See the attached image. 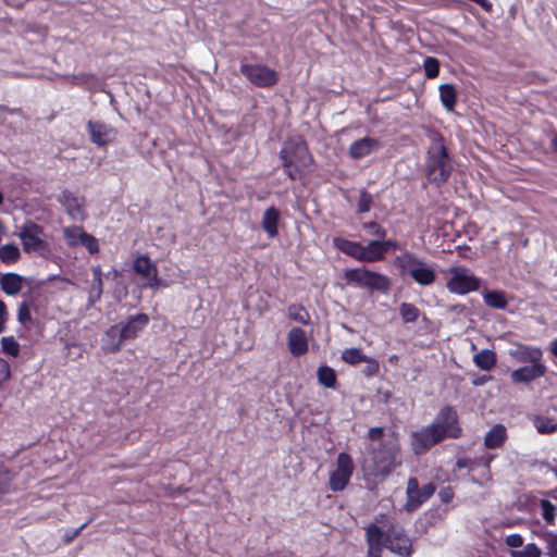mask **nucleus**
<instances>
[{
    "instance_id": "nucleus-18",
    "label": "nucleus",
    "mask_w": 557,
    "mask_h": 557,
    "mask_svg": "<svg viewBox=\"0 0 557 557\" xmlns=\"http://www.w3.org/2000/svg\"><path fill=\"white\" fill-rule=\"evenodd\" d=\"M509 355L521 363H540L543 362V351L539 347L518 344L509 351Z\"/></svg>"
},
{
    "instance_id": "nucleus-27",
    "label": "nucleus",
    "mask_w": 557,
    "mask_h": 557,
    "mask_svg": "<svg viewBox=\"0 0 557 557\" xmlns=\"http://www.w3.org/2000/svg\"><path fill=\"white\" fill-rule=\"evenodd\" d=\"M280 212L275 207L268 208L262 216V228L270 238H274L278 234Z\"/></svg>"
},
{
    "instance_id": "nucleus-17",
    "label": "nucleus",
    "mask_w": 557,
    "mask_h": 557,
    "mask_svg": "<svg viewBox=\"0 0 557 557\" xmlns=\"http://www.w3.org/2000/svg\"><path fill=\"white\" fill-rule=\"evenodd\" d=\"M59 201L72 220L82 221L85 219L84 198L76 197L71 191L64 190L60 195Z\"/></svg>"
},
{
    "instance_id": "nucleus-54",
    "label": "nucleus",
    "mask_w": 557,
    "mask_h": 557,
    "mask_svg": "<svg viewBox=\"0 0 557 557\" xmlns=\"http://www.w3.org/2000/svg\"><path fill=\"white\" fill-rule=\"evenodd\" d=\"M11 375L9 363L0 358V385L7 381Z\"/></svg>"
},
{
    "instance_id": "nucleus-20",
    "label": "nucleus",
    "mask_w": 557,
    "mask_h": 557,
    "mask_svg": "<svg viewBox=\"0 0 557 557\" xmlns=\"http://www.w3.org/2000/svg\"><path fill=\"white\" fill-rule=\"evenodd\" d=\"M287 345L289 352L294 357H300L305 355L309 349L306 332L300 327L290 329L287 334Z\"/></svg>"
},
{
    "instance_id": "nucleus-32",
    "label": "nucleus",
    "mask_w": 557,
    "mask_h": 557,
    "mask_svg": "<svg viewBox=\"0 0 557 557\" xmlns=\"http://www.w3.org/2000/svg\"><path fill=\"white\" fill-rule=\"evenodd\" d=\"M86 232L82 226L73 225L63 228V237L69 247H77L82 245Z\"/></svg>"
},
{
    "instance_id": "nucleus-13",
    "label": "nucleus",
    "mask_w": 557,
    "mask_h": 557,
    "mask_svg": "<svg viewBox=\"0 0 557 557\" xmlns=\"http://www.w3.org/2000/svg\"><path fill=\"white\" fill-rule=\"evenodd\" d=\"M135 273L147 281V286L150 288H158L162 282L158 275V268L151 259L141 255L134 260L133 264Z\"/></svg>"
},
{
    "instance_id": "nucleus-3",
    "label": "nucleus",
    "mask_w": 557,
    "mask_h": 557,
    "mask_svg": "<svg viewBox=\"0 0 557 557\" xmlns=\"http://www.w3.org/2000/svg\"><path fill=\"white\" fill-rule=\"evenodd\" d=\"M395 267L403 276L411 278L420 286H431L435 283L437 273L435 264L411 251H405L394 260Z\"/></svg>"
},
{
    "instance_id": "nucleus-33",
    "label": "nucleus",
    "mask_w": 557,
    "mask_h": 557,
    "mask_svg": "<svg viewBox=\"0 0 557 557\" xmlns=\"http://www.w3.org/2000/svg\"><path fill=\"white\" fill-rule=\"evenodd\" d=\"M366 537L368 547L383 548V541L384 537L386 539V534H384L380 527L372 523L366 529Z\"/></svg>"
},
{
    "instance_id": "nucleus-15",
    "label": "nucleus",
    "mask_w": 557,
    "mask_h": 557,
    "mask_svg": "<svg viewBox=\"0 0 557 557\" xmlns=\"http://www.w3.org/2000/svg\"><path fill=\"white\" fill-rule=\"evenodd\" d=\"M547 371L546 366L543 362L540 363H531L530 366H524L513 370L510 373V379L512 383H530L536 379H540L545 375Z\"/></svg>"
},
{
    "instance_id": "nucleus-12",
    "label": "nucleus",
    "mask_w": 557,
    "mask_h": 557,
    "mask_svg": "<svg viewBox=\"0 0 557 557\" xmlns=\"http://www.w3.org/2000/svg\"><path fill=\"white\" fill-rule=\"evenodd\" d=\"M386 543L387 548L400 557L411 555V541L403 528L391 525L386 532Z\"/></svg>"
},
{
    "instance_id": "nucleus-44",
    "label": "nucleus",
    "mask_w": 557,
    "mask_h": 557,
    "mask_svg": "<svg viewBox=\"0 0 557 557\" xmlns=\"http://www.w3.org/2000/svg\"><path fill=\"white\" fill-rule=\"evenodd\" d=\"M541 509H542V517L545 520L547 524H554L555 523V505L547 500L542 499L541 500Z\"/></svg>"
},
{
    "instance_id": "nucleus-51",
    "label": "nucleus",
    "mask_w": 557,
    "mask_h": 557,
    "mask_svg": "<svg viewBox=\"0 0 557 557\" xmlns=\"http://www.w3.org/2000/svg\"><path fill=\"white\" fill-rule=\"evenodd\" d=\"M363 362L367 363L366 368L363 369V373L367 376H372L375 373H377L380 366L375 359H373L371 357H367V360H364Z\"/></svg>"
},
{
    "instance_id": "nucleus-63",
    "label": "nucleus",
    "mask_w": 557,
    "mask_h": 557,
    "mask_svg": "<svg viewBox=\"0 0 557 557\" xmlns=\"http://www.w3.org/2000/svg\"><path fill=\"white\" fill-rule=\"evenodd\" d=\"M550 351L554 356L557 357V338H555L552 343H550Z\"/></svg>"
},
{
    "instance_id": "nucleus-47",
    "label": "nucleus",
    "mask_w": 557,
    "mask_h": 557,
    "mask_svg": "<svg viewBox=\"0 0 557 557\" xmlns=\"http://www.w3.org/2000/svg\"><path fill=\"white\" fill-rule=\"evenodd\" d=\"M30 304L27 302V301H23L20 306H18V310H17V320L22 323V324H27L29 322H32V311H30Z\"/></svg>"
},
{
    "instance_id": "nucleus-62",
    "label": "nucleus",
    "mask_w": 557,
    "mask_h": 557,
    "mask_svg": "<svg viewBox=\"0 0 557 557\" xmlns=\"http://www.w3.org/2000/svg\"><path fill=\"white\" fill-rule=\"evenodd\" d=\"M488 379H490V377H487V376H485V375H484V376H481V377H479V379H476V380H473V382H472V383H473V385H475V386L483 385L484 383H486V382L488 381Z\"/></svg>"
},
{
    "instance_id": "nucleus-52",
    "label": "nucleus",
    "mask_w": 557,
    "mask_h": 557,
    "mask_svg": "<svg viewBox=\"0 0 557 557\" xmlns=\"http://www.w3.org/2000/svg\"><path fill=\"white\" fill-rule=\"evenodd\" d=\"M11 482L10 472L5 469H0V496L5 493Z\"/></svg>"
},
{
    "instance_id": "nucleus-55",
    "label": "nucleus",
    "mask_w": 557,
    "mask_h": 557,
    "mask_svg": "<svg viewBox=\"0 0 557 557\" xmlns=\"http://www.w3.org/2000/svg\"><path fill=\"white\" fill-rule=\"evenodd\" d=\"M438 497L443 503H449L454 498V491L450 486H444L438 492Z\"/></svg>"
},
{
    "instance_id": "nucleus-53",
    "label": "nucleus",
    "mask_w": 557,
    "mask_h": 557,
    "mask_svg": "<svg viewBox=\"0 0 557 557\" xmlns=\"http://www.w3.org/2000/svg\"><path fill=\"white\" fill-rule=\"evenodd\" d=\"M505 542L509 547L517 548L523 545V537L515 533L508 535Z\"/></svg>"
},
{
    "instance_id": "nucleus-6",
    "label": "nucleus",
    "mask_w": 557,
    "mask_h": 557,
    "mask_svg": "<svg viewBox=\"0 0 557 557\" xmlns=\"http://www.w3.org/2000/svg\"><path fill=\"white\" fill-rule=\"evenodd\" d=\"M431 426L438 433L442 441L446 437L458 438L461 436L457 412L450 406H445L438 411Z\"/></svg>"
},
{
    "instance_id": "nucleus-9",
    "label": "nucleus",
    "mask_w": 557,
    "mask_h": 557,
    "mask_svg": "<svg viewBox=\"0 0 557 557\" xmlns=\"http://www.w3.org/2000/svg\"><path fill=\"white\" fill-rule=\"evenodd\" d=\"M240 73L257 87H271L278 81L277 72L262 64H242Z\"/></svg>"
},
{
    "instance_id": "nucleus-38",
    "label": "nucleus",
    "mask_w": 557,
    "mask_h": 557,
    "mask_svg": "<svg viewBox=\"0 0 557 557\" xmlns=\"http://www.w3.org/2000/svg\"><path fill=\"white\" fill-rule=\"evenodd\" d=\"M20 249L14 244H7L0 247V260L7 264L16 262L20 259Z\"/></svg>"
},
{
    "instance_id": "nucleus-23",
    "label": "nucleus",
    "mask_w": 557,
    "mask_h": 557,
    "mask_svg": "<svg viewBox=\"0 0 557 557\" xmlns=\"http://www.w3.org/2000/svg\"><path fill=\"white\" fill-rule=\"evenodd\" d=\"M363 288L386 293L391 286L387 275L363 268Z\"/></svg>"
},
{
    "instance_id": "nucleus-24",
    "label": "nucleus",
    "mask_w": 557,
    "mask_h": 557,
    "mask_svg": "<svg viewBox=\"0 0 557 557\" xmlns=\"http://www.w3.org/2000/svg\"><path fill=\"white\" fill-rule=\"evenodd\" d=\"M123 342L121 326L119 324L112 325L107 330L102 338V349L107 354L117 352Z\"/></svg>"
},
{
    "instance_id": "nucleus-64",
    "label": "nucleus",
    "mask_w": 557,
    "mask_h": 557,
    "mask_svg": "<svg viewBox=\"0 0 557 557\" xmlns=\"http://www.w3.org/2000/svg\"><path fill=\"white\" fill-rule=\"evenodd\" d=\"M553 149L557 151V134L554 136L552 141Z\"/></svg>"
},
{
    "instance_id": "nucleus-10",
    "label": "nucleus",
    "mask_w": 557,
    "mask_h": 557,
    "mask_svg": "<svg viewBox=\"0 0 557 557\" xmlns=\"http://www.w3.org/2000/svg\"><path fill=\"white\" fill-rule=\"evenodd\" d=\"M435 492V486L432 483L419 486L418 479L410 478L407 482V503L406 509L408 511L416 510L424 502H426Z\"/></svg>"
},
{
    "instance_id": "nucleus-48",
    "label": "nucleus",
    "mask_w": 557,
    "mask_h": 557,
    "mask_svg": "<svg viewBox=\"0 0 557 557\" xmlns=\"http://www.w3.org/2000/svg\"><path fill=\"white\" fill-rule=\"evenodd\" d=\"M372 196L366 190H361L358 199V212L364 213L371 209Z\"/></svg>"
},
{
    "instance_id": "nucleus-61",
    "label": "nucleus",
    "mask_w": 557,
    "mask_h": 557,
    "mask_svg": "<svg viewBox=\"0 0 557 557\" xmlns=\"http://www.w3.org/2000/svg\"><path fill=\"white\" fill-rule=\"evenodd\" d=\"M382 549L383 548L368 547L367 557H381Z\"/></svg>"
},
{
    "instance_id": "nucleus-49",
    "label": "nucleus",
    "mask_w": 557,
    "mask_h": 557,
    "mask_svg": "<svg viewBox=\"0 0 557 557\" xmlns=\"http://www.w3.org/2000/svg\"><path fill=\"white\" fill-rule=\"evenodd\" d=\"M81 246H84L91 255L97 253L99 251L98 239L88 233L85 234L84 240L82 242Z\"/></svg>"
},
{
    "instance_id": "nucleus-14",
    "label": "nucleus",
    "mask_w": 557,
    "mask_h": 557,
    "mask_svg": "<svg viewBox=\"0 0 557 557\" xmlns=\"http://www.w3.org/2000/svg\"><path fill=\"white\" fill-rule=\"evenodd\" d=\"M87 129L90 140L98 147L106 146L116 138V129L100 121H89L87 123Z\"/></svg>"
},
{
    "instance_id": "nucleus-56",
    "label": "nucleus",
    "mask_w": 557,
    "mask_h": 557,
    "mask_svg": "<svg viewBox=\"0 0 557 557\" xmlns=\"http://www.w3.org/2000/svg\"><path fill=\"white\" fill-rule=\"evenodd\" d=\"M91 520H88L86 521L85 523H83L79 528L73 530V531H66L65 534H64V541L66 543L73 541L87 525L88 523L90 522Z\"/></svg>"
},
{
    "instance_id": "nucleus-26",
    "label": "nucleus",
    "mask_w": 557,
    "mask_h": 557,
    "mask_svg": "<svg viewBox=\"0 0 557 557\" xmlns=\"http://www.w3.org/2000/svg\"><path fill=\"white\" fill-rule=\"evenodd\" d=\"M333 246L338 249L341 252L361 261V255H362V246L358 242L348 240L343 237H334L333 238Z\"/></svg>"
},
{
    "instance_id": "nucleus-43",
    "label": "nucleus",
    "mask_w": 557,
    "mask_h": 557,
    "mask_svg": "<svg viewBox=\"0 0 557 557\" xmlns=\"http://www.w3.org/2000/svg\"><path fill=\"white\" fill-rule=\"evenodd\" d=\"M423 69L428 78H434L440 73V62L434 57H428L423 62Z\"/></svg>"
},
{
    "instance_id": "nucleus-29",
    "label": "nucleus",
    "mask_w": 557,
    "mask_h": 557,
    "mask_svg": "<svg viewBox=\"0 0 557 557\" xmlns=\"http://www.w3.org/2000/svg\"><path fill=\"white\" fill-rule=\"evenodd\" d=\"M0 286L7 295L15 296L23 287V277L16 273H7L0 280Z\"/></svg>"
},
{
    "instance_id": "nucleus-59",
    "label": "nucleus",
    "mask_w": 557,
    "mask_h": 557,
    "mask_svg": "<svg viewBox=\"0 0 557 557\" xmlns=\"http://www.w3.org/2000/svg\"><path fill=\"white\" fill-rule=\"evenodd\" d=\"M7 317H8L7 306L2 300H0V326H4Z\"/></svg>"
},
{
    "instance_id": "nucleus-31",
    "label": "nucleus",
    "mask_w": 557,
    "mask_h": 557,
    "mask_svg": "<svg viewBox=\"0 0 557 557\" xmlns=\"http://www.w3.org/2000/svg\"><path fill=\"white\" fill-rule=\"evenodd\" d=\"M486 306L495 309H505L508 305L506 294L503 290H487L482 294Z\"/></svg>"
},
{
    "instance_id": "nucleus-1",
    "label": "nucleus",
    "mask_w": 557,
    "mask_h": 557,
    "mask_svg": "<svg viewBox=\"0 0 557 557\" xmlns=\"http://www.w3.org/2000/svg\"><path fill=\"white\" fill-rule=\"evenodd\" d=\"M401 465L400 447L397 438L383 441L379 446H367L361 460V469L367 479L383 480Z\"/></svg>"
},
{
    "instance_id": "nucleus-57",
    "label": "nucleus",
    "mask_w": 557,
    "mask_h": 557,
    "mask_svg": "<svg viewBox=\"0 0 557 557\" xmlns=\"http://www.w3.org/2000/svg\"><path fill=\"white\" fill-rule=\"evenodd\" d=\"M384 435V429L381 426L370 428L368 431V437L372 442L380 441Z\"/></svg>"
},
{
    "instance_id": "nucleus-19",
    "label": "nucleus",
    "mask_w": 557,
    "mask_h": 557,
    "mask_svg": "<svg viewBox=\"0 0 557 557\" xmlns=\"http://www.w3.org/2000/svg\"><path fill=\"white\" fill-rule=\"evenodd\" d=\"M494 457H495V455L486 453V454L482 455L481 457L473 458V459L459 458L456 461V467L458 469H468L469 471H474L480 466H482L485 469V472L483 473V480L490 481L492 478L490 467H491V462L493 461Z\"/></svg>"
},
{
    "instance_id": "nucleus-46",
    "label": "nucleus",
    "mask_w": 557,
    "mask_h": 557,
    "mask_svg": "<svg viewBox=\"0 0 557 557\" xmlns=\"http://www.w3.org/2000/svg\"><path fill=\"white\" fill-rule=\"evenodd\" d=\"M543 540L546 543L547 555L550 557H557V534L553 532H546L543 535Z\"/></svg>"
},
{
    "instance_id": "nucleus-50",
    "label": "nucleus",
    "mask_w": 557,
    "mask_h": 557,
    "mask_svg": "<svg viewBox=\"0 0 557 557\" xmlns=\"http://www.w3.org/2000/svg\"><path fill=\"white\" fill-rule=\"evenodd\" d=\"M363 228L377 238H384L386 236V230L376 222L364 223Z\"/></svg>"
},
{
    "instance_id": "nucleus-40",
    "label": "nucleus",
    "mask_w": 557,
    "mask_h": 557,
    "mask_svg": "<svg viewBox=\"0 0 557 557\" xmlns=\"http://www.w3.org/2000/svg\"><path fill=\"white\" fill-rule=\"evenodd\" d=\"M343 277L346 284L363 288V268L346 269Z\"/></svg>"
},
{
    "instance_id": "nucleus-41",
    "label": "nucleus",
    "mask_w": 557,
    "mask_h": 557,
    "mask_svg": "<svg viewBox=\"0 0 557 557\" xmlns=\"http://www.w3.org/2000/svg\"><path fill=\"white\" fill-rule=\"evenodd\" d=\"M366 355L358 348H347L342 352V359L349 364H357L367 360Z\"/></svg>"
},
{
    "instance_id": "nucleus-4",
    "label": "nucleus",
    "mask_w": 557,
    "mask_h": 557,
    "mask_svg": "<svg viewBox=\"0 0 557 557\" xmlns=\"http://www.w3.org/2000/svg\"><path fill=\"white\" fill-rule=\"evenodd\" d=\"M280 158L283 161L285 173L293 181L301 177L302 174L309 170L313 161L302 139L286 141L280 151Z\"/></svg>"
},
{
    "instance_id": "nucleus-39",
    "label": "nucleus",
    "mask_w": 557,
    "mask_h": 557,
    "mask_svg": "<svg viewBox=\"0 0 557 557\" xmlns=\"http://www.w3.org/2000/svg\"><path fill=\"white\" fill-rule=\"evenodd\" d=\"M318 381L324 387H334L336 383L335 371L326 366H322L318 369Z\"/></svg>"
},
{
    "instance_id": "nucleus-11",
    "label": "nucleus",
    "mask_w": 557,
    "mask_h": 557,
    "mask_svg": "<svg viewBox=\"0 0 557 557\" xmlns=\"http://www.w3.org/2000/svg\"><path fill=\"white\" fill-rule=\"evenodd\" d=\"M441 441L438 433L434 431L431 424L411 433V448L416 455L426 453Z\"/></svg>"
},
{
    "instance_id": "nucleus-21",
    "label": "nucleus",
    "mask_w": 557,
    "mask_h": 557,
    "mask_svg": "<svg viewBox=\"0 0 557 557\" xmlns=\"http://www.w3.org/2000/svg\"><path fill=\"white\" fill-rule=\"evenodd\" d=\"M92 278L87 281L86 292L88 295V306H94L101 299L103 293V273L100 265L91 268Z\"/></svg>"
},
{
    "instance_id": "nucleus-60",
    "label": "nucleus",
    "mask_w": 557,
    "mask_h": 557,
    "mask_svg": "<svg viewBox=\"0 0 557 557\" xmlns=\"http://www.w3.org/2000/svg\"><path fill=\"white\" fill-rule=\"evenodd\" d=\"M449 311L455 312L457 314H463V313H466L467 308L465 305L458 304V305L449 307Z\"/></svg>"
},
{
    "instance_id": "nucleus-58",
    "label": "nucleus",
    "mask_w": 557,
    "mask_h": 557,
    "mask_svg": "<svg viewBox=\"0 0 557 557\" xmlns=\"http://www.w3.org/2000/svg\"><path fill=\"white\" fill-rule=\"evenodd\" d=\"M381 245L383 247L384 253L386 255L389 249L399 250L403 247L396 242L392 239L381 240Z\"/></svg>"
},
{
    "instance_id": "nucleus-37",
    "label": "nucleus",
    "mask_w": 557,
    "mask_h": 557,
    "mask_svg": "<svg viewBox=\"0 0 557 557\" xmlns=\"http://www.w3.org/2000/svg\"><path fill=\"white\" fill-rule=\"evenodd\" d=\"M399 314L404 323H414L420 317V310L413 304L401 302L399 306Z\"/></svg>"
},
{
    "instance_id": "nucleus-45",
    "label": "nucleus",
    "mask_w": 557,
    "mask_h": 557,
    "mask_svg": "<svg viewBox=\"0 0 557 557\" xmlns=\"http://www.w3.org/2000/svg\"><path fill=\"white\" fill-rule=\"evenodd\" d=\"M512 557H541V549L534 544H527L521 550L512 552Z\"/></svg>"
},
{
    "instance_id": "nucleus-16",
    "label": "nucleus",
    "mask_w": 557,
    "mask_h": 557,
    "mask_svg": "<svg viewBox=\"0 0 557 557\" xmlns=\"http://www.w3.org/2000/svg\"><path fill=\"white\" fill-rule=\"evenodd\" d=\"M149 317L146 313H137L127 318L126 321L120 322L122 337L124 341H131L148 325Z\"/></svg>"
},
{
    "instance_id": "nucleus-28",
    "label": "nucleus",
    "mask_w": 557,
    "mask_h": 557,
    "mask_svg": "<svg viewBox=\"0 0 557 557\" xmlns=\"http://www.w3.org/2000/svg\"><path fill=\"white\" fill-rule=\"evenodd\" d=\"M385 258L381 240H370L368 245L362 246L361 262H377Z\"/></svg>"
},
{
    "instance_id": "nucleus-30",
    "label": "nucleus",
    "mask_w": 557,
    "mask_h": 557,
    "mask_svg": "<svg viewBox=\"0 0 557 557\" xmlns=\"http://www.w3.org/2000/svg\"><path fill=\"white\" fill-rule=\"evenodd\" d=\"M531 421L540 434H552L557 432V420L554 418L545 416H533Z\"/></svg>"
},
{
    "instance_id": "nucleus-35",
    "label": "nucleus",
    "mask_w": 557,
    "mask_h": 557,
    "mask_svg": "<svg viewBox=\"0 0 557 557\" xmlns=\"http://www.w3.org/2000/svg\"><path fill=\"white\" fill-rule=\"evenodd\" d=\"M473 361L481 370L488 371L496 364V355L490 349H483L474 355Z\"/></svg>"
},
{
    "instance_id": "nucleus-8",
    "label": "nucleus",
    "mask_w": 557,
    "mask_h": 557,
    "mask_svg": "<svg viewBox=\"0 0 557 557\" xmlns=\"http://www.w3.org/2000/svg\"><path fill=\"white\" fill-rule=\"evenodd\" d=\"M354 472L352 458L347 453H339L336 458V468L330 474L329 487L333 492L343 491L349 483Z\"/></svg>"
},
{
    "instance_id": "nucleus-2",
    "label": "nucleus",
    "mask_w": 557,
    "mask_h": 557,
    "mask_svg": "<svg viewBox=\"0 0 557 557\" xmlns=\"http://www.w3.org/2000/svg\"><path fill=\"white\" fill-rule=\"evenodd\" d=\"M429 138L430 146L426 150L425 174L430 182L440 186L449 178L453 172V162L443 136L437 132H432Z\"/></svg>"
},
{
    "instance_id": "nucleus-5",
    "label": "nucleus",
    "mask_w": 557,
    "mask_h": 557,
    "mask_svg": "<svg viewBox=\"0 0 557 557\" xmlns=\"http://www.w3.org/2000/svg\"><path fill=\"white\" fill-rule=\"evenodd\" d=\"M448 274L446 288L453 294L466 295L480 288L481 278L466 267H451L448 269Z\"/></svg>"
},
{
    "instance_id": "nucleus-25",
    "label": "nucleus",
    "mask_w": 557,
    "mask_h": 557,
    "mask_svg": "<svg viewBox=\"0 0 557 557\" xmlns=\"http://www.w3.org/2000/svg\"><path fill=\"white\" fill-rule=\"evenodd\" d=\"M507 440L506 428L497 423L493 425L484 436V446L487 449L500 448Z\"/></svg>"
},
{
    "instance_id": "nucleus-34",
    "label": "nucleus",
    "mask_w": 557,
    "mask_h": 557,
    "mask_svg": "<svg viewBox=\"0 0 557 557\" xmlns=\"http://www.w3.org/2000/svg\"><path fill=\"white\" fill-rule=\"evenodd\" d=\"M440 99L443 104V107L451 111L455 108L456 99H457V92L451 84H442L440 86Z\"/></svg>"
},
{
    "instance_id": "nucleus-22",
    "label": "nucleus",
    "mask_w": 557,
    "mask_h": 557,
    "mask_svg": "<svg viewBox=\"0 0 557 557\" xmlns=\"http://www.w3.org/2000/svg\"><path fill=\"white\" fill-rule=\"evenodd\" d=\"M381 147V143L371 137H363L355 140L349 146V156L352 159H362Z\"/></svg>"
},
{
    "instance_id": "nucleus-36",
    "label": "nucleus",
    "mask_w": 557,
    "mask_h": 557,
    "mask_svg": "<svg viewBox=\"0 0 557 557\" xmlns=\"http://www.w3.org/2000/svg\"><path fill=\"white\" fill-rule=\"evenodd\" d=\"M288 318L295 322L307 325L310 323V314L301 305L294 304L287 309Z\"/></svg>"
},
{
    "instance_id": "nucleus-42",
    "label": "nucleus",
    "mask_w": 557,
    "mask_h": 557,
    "mask_svg": "<svg viewBox=\"0 0 557 557\" xmlns=\"http://www.w3.org/2000/svg\"><path fill=\"white\" fill-rule=\"evenodd\" d=\"M1 346L5 354L17 357L20 354V344L15 341L13 336L2 337Z\"/></svg>"
},
{
    "instance_id": "nucleus-7",
    "label": "nucleus",
    "mask_w": 557,
    "mask_h": 557,
    "mask_svg": "<svg viewBox=\"0 0 557 557\" xmlns=\"http://www.w3.org/2000/svg\"><path fill=\"white\" fill-rule=\"evenodd\" d=\"M18 236L26 252L44 256L49 251L48 243L42 239V228L36 223L29 222L21 226Z\"/></svg>"
}]
</instances>
